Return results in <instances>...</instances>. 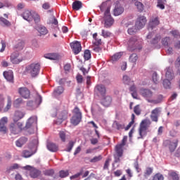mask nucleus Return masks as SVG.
<instances>
[{"mask_svg": "<svg viewBox=\"0 0 180 180\" xmlns=\"http://www.w3.org/2000/svg\"><path fill=\"white\" fill-rule=\"evenodd\" d=\"M128 50L129 51H134V50H141L143 49V39L139 37H131L128 42Z\"/></svg>", "mask_w": 180, "mask_h": 180, "instance_id": "nucleus-1", "label": "nucleus"}, {"mask_svg": "<svg viewBox=\"0 0 180 180\" xmlns=\"http://www.w3.org/2000/svg\"><path fill=\"white\" fill-rule=\"evenodd\" d=\"M150 126H151V120L148 119L143 120L141 122L139 128V137H138V139H144V137L147 136Z\"/></svg>", "mask_w": 180, "mask_h": 180, "instance_id": "nucleus-2", "label": "nucleus"}, {"mask_svg": "<svg viewBox=\"0 0 180 180\" xmlns=\"http://www.w3.org/2000/svg\"><path fill=\"white\" fill-rule=\"evenodd\" d=\"M22 17L25 20H27V22H32V20H34L35 23H39V22H40V16L39 14L36 13H32L29 10H25L22 13Z\"/></svg>", "mask_w": 180, "mask_h": 180, "instance_id": "nucleus-3", "label": "nucleus"}, {"mask_svg": "<svg viewBox=\"0 0 180 180\" xmlns=\"http://www.w3.org/2000/svg\"><path fill=\"white\" fill-rule=\"evenodd\" d=\"M25 71L27 74H30L31 77L34 78V77H37L39 72H40V64L32 63L26 67Z\"/></svg>", "mask_w": 180, "mask_h": 180, "instance_id": "nucleus-4", "label": "nucleus"}, {"mask_svg": "<svg viewBox=\"0 0 180 180\" xmlns=\"http://www.w3.org/2000/svg\"><path fill=\"white\" fill-rule=\"evenodd\" d=\"M81 120H82V112H81L78 107H75L73 110V116L70 120V123L73 126H78L81 123Z\"/></svg>", "mask_w": 180, "mask_h": 180, "instance_id": "nucleus-5", "label": "nucleus"}, {"mask_svg": "<svg viewBox=\"0 0 180 180\" xmlns=\"http://www.w3.org/2000/svg\"><path fill=\"white\" fill-rule=\"evenodd\" d=\"M104 20L105 27H110L115 23V20L110 15V8H108L104 12Z\"/></svg>", "mask_w": 180, "mask_h": 180, "instance_id": "nucleus-6", "label": "nucleus"}, {"mask_svg": "<svg viewBox=\"0 0 180 180\" xmlns=\"http://www.w3.org/2000/svg\"><path fill=\"white\" fill-rule=\"evenodd\" d=\"M163 147H167L170 151V153H174L175 150H176V147H178V139H175L174 141L166 140L163 142Z\"/></svg>", "mask_w": 180, "mask_h": 180, "instance_id": "nucleus-7", "label": "nucleus"}, {"mask_svg": "<svg viewBox=\"0 0 180 180\" xmlns=\"http://www.w3.org/2000/svg\"><path fill=\"white\" fill-rule=\"evenodd\" d=\"M123 147L119 144L115 146V153L114 154V162L115 164L117 162H120V158L123 157Z\"/></svg>", "mask_w": 180, "mask_h": 180, "instance_id": "nucleus-8", "label": "nucleus"}, {"mask_svg": "<svg viewBox=\"0 0 180 180\" xmlns=\"http://www.w3.org/2000/svg\"><path fill=\"white\" fill-rule=\"evenodd\" d=\"M10 61L12 64H19L23 61V57L18 51L13 52L10 56Z\"/></svg>", "mask_w": 180, "mask_h": 180, "instance_id": "nucleus-9", "label": "nucleus"}, {"mask_svg": "<svg viewBox=\"0 0 180 180\" xmlns=\"http://www.w3.org/2000/svg\"><path fill=\"white\" fill-rule=\"evenodd\" d=\"M161 115V108L158 107L153 109L151 112L150 117L152 120V122H155V123H158V118L160 117V115Z\"/></svg>", "mask_w": 180, "mask_h": 180, "instance_id": "nucleus-10", "label": "nucleus"}, {"mask_svg": "<svg viewBox=\"0 0 180 180\" xmlns=\"http://www.w3.org/2000/svg\"><path fill=\"white\" fill-rule=\"evenodd\" d=\"M146 23H147V18L144 15H140L136 19L135 27L138 30H140L146 26Z\"/></svg>", "mask_w": 180, "mask_h": 180, "instance_id": "nucleus-11", "label": "nucleus"}, {"mask_svg": "<svg viewBox=\"0 0 180 180\" xmlns=\"http://www.w3.org/2000/svg\"><path fill=\"white\" fill-rule=\"evenodd\" d=\"M70 46L74 53L77 56V54H79L81 51L82 50V46H81V42L78 41H75L70 44Z\"/></svg>", "mask_w": 180, "mask_h": 180, "instance_id": "nucleus-12", "label": "nucleus"}, {"mask_svg": "<svg viewBox=\"0 0 180 180\" xmlns=\"http://www.w3.org/2000/svg\"><path fill=\"white\" fill-rule=\"evenodd\" d=\"M7 124L8 117H4L0 120V133H2V134H6L8 133V128H6Z\"/></svg>", "mask_w": 180, "mask_h": 180, "instance_id": "nucleus-13", "label": "nucleus"}, {"mask_svg": "<svg viewBox=\"0 0 180 180\" xmlns=\"http://www.w3.org/2000/svg\"><path fill=\"white\" fill-rule=\"evenodd\" d=\"M18 94L24 99H29L30 98V90L27 87H20L18 89Z\"/></svg>", "mask_w": 180, "mask_h": 180, "instance_id": "nucleus-14", "label": "nucleus"}, {"mask_svg": "<svg viewBox=\"0 0 180 180\" xmlns=\"http://www.w3.org/2000/svg\"><path fill=\"white\" fill-rule=\"evenodd\" d=\"M141 94L145 99H146L148 102H151V98H153V91L149 89H141Z\"/></svg>", "mask_w": 180, "mask_h": 180, "instance_id": "nucleus-15", "label": "nucleus"}, {"mask_svg": "<svg viewBox=\"0 0 180 180\" xmlns=\"http://www.w3.org/2000/svg\"><path fill=\"white\" fill-rule=\"evenodd\" d=\"M3 75L4 78L8 81V82H11V84H13L14 80H13V71L12 70H8V71H5L3 73Z\"/></svg>", "mask_w": 180, "mask_h": 180, "instance_id": "nucleus-16", "label": "nucleus"}, {"mask_svg": "<svg viewBox=\"0 0 180 180\" xmlns=\"http://www.w3.org/2000/svg\"><path fill=\"white\" fill-rule=\"evenodd\" d=\"M158 25H160V18L155 17L154 18H152L149 21L148 28L151 29V30H153V29H154V27H157Z\"/></svg>", "mask_w": 180, "mask_h": 180, "instance_id": "nucleus-17", "label": "nucleus"}, {"mask_svg": "<svg viewBox=\"0 0 180 180\" xmlns=\"http://www.w3.org/2000/svg\"><path fill=\"white\" fill-rule=\"evenodd\" d=\"M25 115L26 114L23 111L16 110L14 113L13 122H15V123L16 122H19V120L25 117Z\"/></svg>", "mask_w": 180, "mask_h": 180, "instance_id": "nucleus-18", "label": "nucleus"}, {"mask_svg": "<svg viewBox=\"0 0 180 180\" xmlns=\"http://www.w3.org/2000/svg\"><path fill=\"white\" fill-rule=\"evenodd\" d=\"M33 124H37V117L36 116H32L29 118L26 123L25 129H30Z\"/></svg>", "mask_w": 180, "mask_h": 180, "instance_id": "nucleus-19", "label": "nucleus"}, {"mask_svg": "<svg viewBox=\"0 0 180 180\" xmlns=\"http://www.w3.org/2000/svg\"><path fill=\"white\" fill-rule=\"evenodd\" d=\"M166 79H169V81H172L174 78H175V75L174 74V70L171 68H166V73H165Z\"/></svg>", "mask_w": 180, "mask_h": 180, "instance_id": "nucleus-20", "label": "nucleus"}, {"mask_svg": "<svg viewBox=\"0 0 180 180\" xmlns=\"http://www.w3.org/2000/svg\"><path fill=\"white\" fill-rule=\"evenodd\" d=\"M112 127V129H115V130H123V129H124L125 127V125H124V123L123 122L114 121Z\"/></svg>", "mask_w": 180, "mask_h": 180, "instance_id": "nucleus-21", "label": "nucleus"}, {"mask_svg": "<svg viewBox=\"0 0 180 180\" xmlns=\"http://www.w3.org/2000/svg\"><path fill=\"white\" fill-rule=\"evenodd\" d=\"M26 143H27V138L22 136L15 141V146L19 148L23 147Z\"/></svg>", "mask_w": 180, "mask_h": 180, "instance_id": "nucleus-22", "label": "nucleus"}, {"mask_svg": "<svg viewBox=\"0 0 180 180\" xmlns=\"http://www.w3.org/2000/svg\"><path fill=\"white\" fill-rule=\"evenodd\" d=\"M124 12V8L122 6H116L113 10L114 16H120Z\"/></svg>", "mask_w": 180, "mask_h": 180, "instance_id": "nucleus-23", "label": "nucleus"}, {"mask_svg": "<svg viewBox=\"0 0 180 180\" xmlns=\"http://www.w3.org/2000/svg\"><path fill=\"white\" fill-rule=\"evenodd\" d=\"M112 103V97L107 96L104 97L101 101V105L103 106H105L108 108V106H110V104Z\"/></svg>", "mask_w": 180, "mask_h": 180, "instance_id": "nucleus-24", "label": "nucleus"}, {"mask_svg": "<svg viewBox=\"0 0 180 180\" xmlns=\"http://www.w3.org/2000/svg\"><path fill=\"white\" fill-rule=\"evenodd\" d=\"M95 90L97 92H99V94L103 96L105 95V94H106V87H105L103 84H98L96 86Z\"/></svg>", "mask_w": 180, "mask_h": 180, "instance_id": "nucleus-25", "label": "nucleus"}, {"mask_svg": "<svg viewBox=\"0 0 180 180\" xmlns=\"http://www.w3.org/2000/svg\"><path fill=\"white\" fill-rule=\"evenodd\" d=\"M72 8L73 11H79L82 8V2L79 1H75L72 4Z\"/></svg>", "mask_w": 180, "mask_h": 180, "instance_id": "nucleus-26", "label": "nucleus"}, {"mask_svg": "<svg viewBox=\"0 0 180 180\" xmlns=\"http://www.w3.org/2000/svg\"><path fill=\"white\" fill-rule=\"evenodd\" d=\"M41 174V172L37 169H32L30 173L31 178H37L38 176H40Z\"/></svg>", "mask_w": 180, "mask_h": 180, "instance_id": "nucleus-27", "label": "nucleus"}, {"mask_svg": "<svg viewBox=\"0 0 180 180\" xmlns=\"http://www.w3.org/2000/svg\"><path fill=\"white\" fill-rule=\"evenodd\" d=\"M47 148L49 150V151H51L52 153H56V151H58V146L53 143H49L47 144Z\"/></svg>", "mask_w": 180, "mask_h": 180, "instance_id": "nucleus-28", "label": "nucleus"}, {"mask_svg": "<svg viewBox=\"0 0 180 180\" xmlns=\"http://www.w3.org/2000/svg\"><path fill=\"white\" fill-rule=\"evenodd\" d=\"M23 103H25V101H23V99H22V98H19L14 101L13 105L14 108H20V106H22Z\"/></svg>", "mask_w": 180, "mask_h": 180, "instance_id": "nucleus-29", "label": "nucleus"}, {"mask_svg": "<svg viewBox=\"0 0 180 180\" xmlns=\"http://www.w3.org/2000/svg\"><path fill=\"white\" fill-rule=\"evenodd\" d=\"M63 92H64V88H63V86H58L53 91V96H58L61 95Z\"/></svg>", "mask_w": 180, "mask_h": 180, "instance_id": "nucleus-30", "label": "nucleus"}, {"mask_svg": "<svg viewBox=\"0 0 180 180\" xmlns=\"http://www.w3.org/2000/svg\"><path fill=\"white\" fill-rule=\"evenodd\" d=\"M122 56H123V53H122V52L117 53L114 54L111 57V61H112V63H115V62L117 61V60H120V58H122Z\"/></svg>", "mask_w": 180, "mask_h": 180, "instance_id": "nucleus-31", "label": "nucleus"}, {"mask_svg": "<svg viewBox=\"0 0 180 180\" xmlns=\"http://www.w3.org/2000/svg\"><path fill=\"white\" fill-rule=\"evenodd\" d=\"M135 6H136V9L139 12H143L144 11V4L140 1H135Z\"/></svg>", "mask_w": 180, "mask_h": 180, "instance_id": "nucleus-32", "label": "nucleus"}, {"mask_svg": "<svg viewBox=\"0 0 180 180\" xmlns=\"http://www.w3.org/2000/svg\"><path fill=\"white\" fill-rule=\"evenodd\" d=\"M19 165L18 163H14L6 169V172L9 174L10 172H12V171H14V169H19Z\"/></svg>", "mask_w": 180, "mask_h": 180, "instance_id": "nucleus-33", "label": "nucleus"}, {"mask_svg": "<svg viewBox=\"0 0 180 180\" xmlns=\"http://www.w3.org/2000/svg\"><path fill=\"white\" fill-rule=\"evenodd\" d=\"M171 42V38L169 37H166L162 39V44L165 47H169V43Z\"/></svg>", "mask_w": 180, "mask_h": 180, "instance_id": "nucleus-34", "label": "nucleus"}, {"mask_svg": "<svg viewBox=\"0 0 180 180\" xmlns=\"http://www.w3.org/2000/svg\"><path fill=\"white\" fill-rule=\"evenodd\" d=\"M36 152L25 150L22 151V157H24V158H29L32 157V155H33Z\"/></svg>", "mask_w": 180, "mask_h": 180, "instance_id": "nucleus-35", "label": "nucleus"}, {"mask_svg": "<svg viewBox=\"0 0 180 180\" xmlns=\"http://www.w3.org/2000/svg\"><path fill=\"white\" fill-rule=\"evenodd\" d=\"M12 106V98L11 96H8L7 97V105L6 108H4V112H8L9 109H11V107Z\"/></svg>", "mask_w": 180, "mask_h": 180, "instance_id": "nucleus-36", "label": "nucleus"}, {"mask_svg": "<svg viewBox=\"0 0 180 180\" xmlns=\"http://www.w3.org/2000/svg\"><path fill=\"white\" fill-rule=\"evenodd\" d=\"M68 117V112L64 110L59 114L60 120H66Z\"/></svg>", "mask_w": 180, "mask_h": 180, "instance_id": "nucleus-37", "label": "nucleus"}, {"mask_svg": "<svg viewBox=\"0 0 180 180\" xmlns=\"http://www.w3.org/2000/svg\"><path fill=\"white\" fill-rule=\"evenodd\" d=\"M70 175V171L68 170H60L59 172L60 178H67Z\"/></svg>", "mask_w": 180, "mask_h": 180, "instance_id": "nucleus-38", "label": "nucleus"}, {"mask_svg": "<svg viewBox=\"0 0 180 180\" xmlns=\"http://www.w3.org/2000/svg\"><path fill=\"white\" fill-rule=\"evenodd\" d=\"M0 23H2V25L7 27H9L12 25L9 20H6L4 17H0Z\"/></svg>", "mask_w": 180, "mask_h": 180, "instance_id": "nucleus-39", "label": "nucleus"}, {"mask_svg": "<svg viewBox=\"0 0 180 180\" xmlns=\"http://www.w3.org/2000/svg\"><path fill=\"white\" fill-rule=\"evenodd\" d=\"M122 81H123L124 84H125L126 85H130V84H131V82H134L133 81H131V79H130V77L127 75L123 76Z\"/></svg>", "mask_w": 180, "mask_h": 180, "instance_id": "nucleus-40", "label": "nucleus"}, {"mask_svg": "<svg viewBox=\"0 0 180 180\" xmlns=\"http://www.w3.org/2000/svg\"><path fill=\"white\" fill-rule=\"evenodd\" d=\"M163 86L165 89H171V82L168 79H165L163 80Z\"/></svg>", "mask_w": 180, "mask_h": 180, "instance_id": "nucleus-41", "label": "nucleus"}, {"mask_svg": "<svg viewBox=\"0 0 180 180\" xmlns=\"http://www.w3.org/2000/svg\"><path fill=\"white\" fill-rule=\"evenodd\" d=\"M170 34H172L174 39H180V32L176 30L170 31Z\"/></svg>", "mask_w": 180, "mask_h": 180, "instance_id": "nucleus-42", "label": "nucleus"}, {"mask_svg": "<svg viewBox=\"0 0 180 180\" xmlns=\"http://www.w3.org/2000/svg\"><path fill=\"white\" fill-rule=\"evenodd\" d=\"M10 130L13 134H19V130L15 127V124H11L10 126Z\"/></svg>", "mask_w": 180, "mask_h": 180, "instance_id": "nucleus-43", "label": "nucleus"}, {"mask_svg": "<svg viewBox=\"0 0 180 180\" xmlns=\"http://www.w3.org/2000/svg\"><path fill=\"white\" fill-rule=\"evenodd\" d=\"M162 99H164V97L162 96V95H158L157 97V99L155 100H151V103H161V102H162Z\"/></svg>", "mask_w": 180, "mask_h": 180, "instance_id": "nucleus-44", "label": "nucleus"}, {"mask_svg": "<svg viewBox=\"0 0 180 180\" xmlns=\"http://www.w3.org/2000/svg\"><path fill=\"white\" fill-rule=\"evenodd\" d=\"M39 33H40V34H47L48 31H47V28H46V27H39L37 29Z\"/></svg>", "mask_w": 180, "mask_h": 180, "instance_id": "nucleus-45", "label": "nucleus"}, {"mask_svg": "<svg viewBox=\"0 0 180 180\" xmlns=\"http://www.w3.org/2000/svg\"><path fill=\"white\" fill-rule=\"evenodd\" d=\"M169 176H170L172 180H179V176L175 172H172L169 174Z\"/></svg>", "mask_w": 180, "mask_h": 180, "instance_id": "nucleus-46", "label": "nucleus"}, {"mask_svg": "<svg viewBox=\"0 0 180 180\" xmlns=\"http://www.w3.org/2000/svg\"><path fill=\"white\" fill-rule=\"evenodd\" d=\"M74 144H75V142L70 141L68 143V146L65 150V151H67L68 153H71V150H72V148H74Z\"/></svg>", "mask_w": 180, "mask_h": 180, "instance_id": "nucleus-47", "label": "nucleus"}, {"mask_svg": "<svg viewBox=\"0 0 180 180\" xmlns=\"http://www.w3.org/2000/svg\"><path fill=\"white\" fill-rule=\"evenodd\" d=\"M5 105V97L4 95L0 94V112L4 109V106Z\"/></svg>", "mask_w": 180, "mask_h": 180, "instance_id": "nucleus-48", "label": "nucleus"}, {"mask_svg": "<svg viewBox=\"0 0 180 180\" xmlns=\"http://www.w3.org/2000/svg\"><path fill=\"white\" fill-rule=\"evenodd\" d=\"M138 59H139V57L137 56V54H136V53H133L129 56L130 63H136Z\"/></svg>", "mask_w": 180, "mask_h": 180, "instance_id": "nucleus-49", "label": "nucleus"}, {"mask_svg": "<svg viewBox=\"0 0 180 180\" xmlns=\"http://www.w3.org/2000/svg\"><path fill=\"white\" fill-rule=\"evenodd\" d=\"M161 40V35L157 34L151 41V44H158V41Z\"/></svg>", "mask_w": 180, "mask_h": 180, "instance_id": "nucleus-50", "label": "nucleus"}, {"mask_svg": "<svg viewBox=\"0 0 180 180\" xmlns=\"http://www.w3.org/2000/svg\"><path fill=\"white\" fill-rule=\"evenodd\" d=\"M84 58L86 61H88L91 58V51L89 50H85L84 51Z\"/></svg>", "mask_w": 180, "mask_h": 180, "instance_id": "nucleus-51", "label": "nucleus"}, {"mask_svg": "<svg viewBox=\"0 0 180 180\" xmlns=\"http://www.w3.org/2000/svg\"><path fill=\"white\" fill-rule=\"evenodd\" d=\"M49 25H58V21L56 19L54 15H52L49 21Z\"/></svg>", "mask_w": 180, "mask_h": 180, "instance_id": "nucleus-52", "label": "nucleus"}, {"mask_svg": "<svg viewBox=\"0 0 180 180\" xmlns=\"http://www.w3.org/2000/svg\"><path fill=\"white\" fill-rule=\"evenodd\" d=\"M102 160V155H100L98 156H95L92 159L90 160V162L95 163L101 161Z\"/></svg>", "mask_w": 180, "mask_h": 180, "instance_id": "nucleus-53", "label": "nucleus"}, {"mask_svg": "<svg viewBox=\"0 0 180 180\" xmlns=\"http://www.w3.org/2000/svg\"><path fill=\"white\" fill-rule=\"evenodd\" d=\"M152 81L154 84H158V74L154 72L152 75Z\"/></svg>", "mask_w": 180, "mask_h": 180, "instance_id": "nucleus-54", "label": "nucleus"}, {"mask_svg": "<svg viewBox=\"0 0 180 180\" xmlns=\"http://www.w3.org/2000/svg\"><path fill=\"white\" fill-rule=\"evenodd\" d=\"M25 47V43L23 41H20L15 45V49L17 50H23Z\"/></svg>", "mask_w": 180, "mask_h": 180, "instance_id": "nucleus-55", "label": "nucleus"}, {"mask_svg": "<svg viewBox=\"0 0 180 180\" xmlns=\"http://www.w3.org/2000/svg\"><path fill=\"white\" fill-rule=\"evenodd\" d=\"M44 174L47 176H53L54 175L53 169H47L44 172Z\"/></svg>", "mask_w": 180, "mask_h": 180, "instance_id": "nucleus-56", "label": "nucleus"}, {"mask_svg": "<svg viewBox=\"0 0 180 180\" xmlns=\"http://www.w3.org/2000/svg\"><path fill=\"white\" fill-rule=\"evenodd\" d=\"M111 161H112V159L110 158L106 159L103 166V169H109V164Z\"/></svg>", "mask_w": 180, "mask_h": 180, "instance_id": "nucleus-57", "label": "nucleus"}, {"mask_svg": "<svg viewBox=\"0 0 180 180\" xmlns=\"http://www.w3.org/2000/svg\"><path fill=\"white\" fill-rule=\"evenodd\" d=\"M59 137L60 139V140L65 143V137H66V135H65V132H64L63 131H60L59 132Z\"/></svg>", "mask_w": 180, "mask_h": 180, "instance_id": "nucleus-58", "label": "nucleus"}, {"mask_svg": "<svg viewBox=\"0 0 180 180\" xmlns=\"http://www.w3.org/2000/svg\"><path fill=\"white\" fill-rule=\"evenodd\" d=\"M153 169L152 167H147L145 171V176H150L153 174Z\"/></svg>", "mask_w": 180, "mask_h": 180, "instance_id": "nucleus-59", "label": "nucleus"}, {"mask_svg": "<svg viewBox=\"0 0 180 180\" xmlns=\"http://www.w3.org/2000/svg\"><path fill=\"white\" fill-rule=\"evenodd\" d=\"M134 112L137 115H139L141 113V110H140V105H137L134 108Z\"/></svg>", "mask_w": 180, "mask_h": 180, "instance_id": "nucleus-60", "label": "nucleus"}, {"mask_svg": "<svg viewBox=\"0 0 180 180\" xmlns=\"http://www.w3.org/2000/svg\"><path fill=\"white\" fill-rule=\"evenodd\" d=\"M45 58H48V60H56L57 58V56H56L53 53H49L45 56Z\"/></svg>", "mask_w": 180, "mask_h": 180, "instance_id": "nucleus-61", "label": "nucleus"}, {"mask_svg": "<svg viewBox=\"0 0 180 180\" xmlns=\"http://www.w3.org/2000/svg\"><path fill=\"white\" fill-rule=\"evenodd\" d=\"M94 46H101L102 44V39L96 38L93 41Z\"/></svg>", "mask_w": 180, "mask_h": 180, "instance_id": "nucleus-62", "label": "nucleus"}, {"mask_svg": "<svg viewBox=\"0 0 180 180\" xmlns=\"http://www.w3.org/2000/svg\"><path fill=\"white\" fill-rule=\"evenodd\" d=\"M153 180H164V176L162 174H156L154 176Z\"/></svg>", "mask_w": 180, "mask_h": 180, "instance_id": "nucleus-63", "label": "nucleus"}, {"mask_svg": "<svg viewBox=\"0 0 180 180\" xmlns=\"http://www.w3.org/2000/svg\"><path fill=\"white\" fill-rule=\"evenodd\" d=\"M137 28H129L128 29V33L129 34L133 35L137 32Z\"/></svg>", "mask_w": 180, "mask_h": 180, "instance_id": "nucleus-64", "label": "nucleus"}]
</instances>
